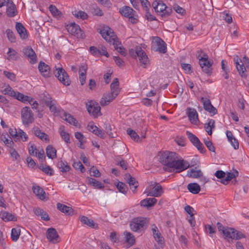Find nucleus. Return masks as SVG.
Segmentation results:
<instances>
[{"label": "nucleus", "mask_w": 249, "mask_h": 249, "mask_svg": "<svg viewBox=\"0 0 249 249\" xmlns=\"http://www.w3.org/2000/svg\"><path fill=\"white\" fill-rule=\"evenodd\" d=\"M159 160L164 166L165 170L170 172L179 173L190 166L189 162L178 158V154L174 152L166 151L162 152L160 156Z\"/></svg>", "instance_id": "f257e3e1"}, {"label": "nucleus", "mask_w": 249, "mask_h": 249, "mask_svg": "<svg viewBox=\"0 0 249 249\" xmlns=\"http://www.w3.org/2000/svg\"><path fill=\"white\" fill-rule=\"evenodd\" d=\"M100 34L102 37L108 43L112 44L115 50L122 55L125 56L126 52L121 43L112 30L108 27H104L101 30Z\"/></svg>", "instance_id": "f03ea898"}, {"label": "nucleus", "mask_w": 249, "mask_h": 249, "mask_svg": "<svg viewBox=\"0 0 249 249\" xmlns=\"http://www.w3.org/2000/svg\"><path fill=\"white\" fill-rule=\"evenodd\" d=\"M155 12L162 17H167L172 13V9L167 7L161 0H156L152 3Z\"/></svg>", "instance_id": "7ed1b4c3"}, {"label": "nucleus", "mask_w": 249, "mask_h": 249, "mask_svg": "<svg viewBox=\"0 0 249 249\" xmlns=\"http://www.w3.org/2000/svg\"><path fill=\"white\" fill-rule=\"evenodd\" d=\"M234 59L239 74L242 77H246L247 76V69L249 68V59L246 57H244L241 60L238 56H236Z\"/></svg>", "instance_id": "20e7f679"}, {"label": "nucleus", "mask_w": 249, "mask_h": 249, "mask_svg": "<svg viewBox=\"0 0 249 249\" xmlns=\"http://www.w3.org/2000/svg\"><path fill=\"white\" fill-rule=\"evenodd\" d=\"M163 193L162 186L159 184L154 182V184L148 186L144 191V194L147 196L159 197Z\"/></svg>", "instance_id": "39448f33"}, {"label": "nucleus", "mask_w": 249, "mask_h": 249, "mask_svg": "<svg viewBox=\"0 0 249 249\" xmlns=\"http://www.w3.org/2000/svg\"><path fill=\"white\" fill-rule=\"evenodd\" d=\"M119 12L124 17L128 18L129 21L133 24L136 23L138 21L136 12L129 6L122 7L120 8Z\"/></svg>", "instance_id": "423d86ee"}, {"label": "nucleus", "mask_w": 249, "mask_h": 249, "mask_svg": "<svg viewBox=\"0 0 249 249\" xmlns=\"http://www.w3.org/2000/svg\"><path fill=\"white\" fill-rule=\"evenodd\" d=\"M222 234L224 238L227 240H238L245 237V236L241 232L229 227H227Z\"/></svg>", "instance_id": "0eeeda50"}, {"label": "nucleus", "mask_w": 249, "mask_h": 249, "mask_svg": "<svg viewBox=\"0 0 249 249\" xmlns=\"http://www.w3.org/2000/svg\"><path fill=\"white\" fill-rule=\"evenodd\" d=\"M198 59L202 71L207 74L211 73L212 70V64L208 60L207 54L203 53V56L198 55Z\"/></svg>", "instance_id": "6e6552de"}, {"label": "nucleus", "mask_w": 249, "mask_h": 249, "mask_svg": "<svg viewBox=\"0 0 249 249\" xmlns=\"http://www.w3.org/2000/svg\"><path fill=\"white\" fill-rule=\"evenodd\" d=\"M87 109L90 114L94 118H97L101 115V107L98 103L93 101L87 104Z\"/></svg>", "instance_id": "1a4fd4ad"}, {"label": "nucleus", "mask_w": 249, "mask_h": 249, "mask_svg": "<svg viewBox=\"0 0 249 249\" xmlns=\"http://www.w3.org/2000/svg\"><path fill=\"white\" fill-rule=\"evenodd\" d=\"M186 135L192 144L200 153H205L206 152V149L204 145L196 135L188 131H186Z\"/></svg>", "instance_id": "9d476101"}, {"label": "nucleus", "mask_w": 249, "mask_h": 249, "mask_svg": "<svg viewBox=\"0 0 249 249\" xmlns=\"http://www.w3.org/2000/svg\"><path fill=\"white\" fill-rule=\"evenodd\" d=\"M54 73L59 81L64 85L68 86L70 84L69 76L62 68H56Z\"/></svg>", "instance_id": "9b49d317"}, {"label": "nucleus", "mask_w": 249, "mask_h": 249, "mask_svg": "<svg viewBox=\"0 0 249 249\" xmlns=\"http://www.w3.org/2000/svg\"><path fill=\"white\" fill-rule=\"evenodd\" d=\"M1 92L4 95L13 97L19 101L20 99H22L23 98H24V94L19 92L14 91L9 85H6L2 87L1 89Z\"/></svg>", "instance_id": "f8f14e48"}, {"label": "nucleus", "mask_w": 249, "mask_h": 249, "mask_svg": "<svg viewBox=\"0 0 249 249\" xmlns=\"http://www.w3.org/2000/svg\"><path fill=\"white\" fill-rule=\"evenodd\" d=\"M137 55L143 68H145L149 64V60L145 52L139 46H136Z\"/></svg>", "instance_id": "ddd939ff"}, {"label": "nucleus", "mask_w": 249, "mask_h": 249, "mask_svg": "<svg viewBox=\"0 0 249 249\" xmlns=\"http://www.w3.org/2000/svg\"><path fill=\"white\" fill-rule=\"evenodd\" d=\"M146 223L145 220L142 217L134 218L130 223V227L132 231H138L142 229Z\"/></svg>", "instance_id": "4468645a"}, {"label": "nucleus", "mask_w": 249, "mask_h": 249, "mask_svg": "<svg viewBox=\"0 0 249 249\" xmlns=\"http://www.w3.org/2000/svg\"><path fill=\"white\" fill-rule=\"evenodd\" d=\"M21 118L24 124H28L33 122V114L29 107H26L22 108Z\"/></svg>", "instance_id": "2eb2a0df"}, {"label": "nucleus", "mask_w": 249, "mask_h": 249, "mask_svg": "<svg viewBox=\"0 0 249 249\" xmlns=\"http://www.w3.org/2000/svg\"><path fill=\"white\" fill-rule=\"evenodd\" d=\"M200 101L203 104L204 109L208 111L211 116H213L217 113V109L212 105L210 99L205 97H201Z\"/></svg>", "instance_id": "dca6fc26"}, {"label": "nucleus", "mask_w": 249, "mask_h": 249, "mask_svg": "<svg viewBox=\"0 0 249 249\" xmlns=\"http://www.w3.org/2000/svg\"><path fill=\"white\" fill-rule=\"evenodd\" d=\"M23 53L24 55L27 57L29 62L32 64H35L37 61V56L32 48L27 47L23 49Z\"/></svg>", "instance_id": "f3484780"}, {"label": "nucleus", "mask_w": 249, "mask_h": 249, "mask_svg": "<svg viewBox=\"0 0 249 249\" xmlns=\"http://www.w3.org/2000/svg\"><path fill=\"white\" fill-rule=\"evenodd\" d=\"M46 237L50 242L53 244L58 243L59 241V235L56 230L53 228H50L47 230Z\"/></svg>", "instance_id": "a211bd4d"}, {"label": "nucleus", "mask_w": 249, "mask_h": 249, "mask_svg": "<svg viewBox=\"0 0 249 249\" xmlns=\"http://www.w3.org/2000/svg\"><path fill=\"white\" fill-rule=\"evenodd\" d=\"M45 104L49 107L50 110L54 114L60 112V108L56 105V102L51 97L46 98L45 101Z\"/></svg>", "instance_id": "6ab92c4d"}, {"label": "nucleus", "mask_w": 249, "mask_h": 249, "mask_svg": "<svg viewBox=\"0 0 249 249\" xmlns=\"http://www.w3.org/2000/svg\"><path fill=\"white\" fill-rule=\"evenodd\" d=\"M186 113L190 122L193 124H196L198 122L196 110L194 108L189 107L186 110Z\"/></svg>", "instance_id": "aec40b11"}, {"label": "nucleus", "mask_w": 249, "mask_h": 249, "mask_svg": "<svg viewBox=\"0 0 249 249\" xmlns=\"http://www.w3.org/2000/svg\"><path fill=\"white\" fill-rule=\"evenodd\" d=\"M32 189L34 193L39 199L43 201H46L48 199L46 193L43 189L39 186H33Z\"/></svg>", "instance_id": "412c9836"}, {"label": "nucleus", "mask_w": 249, "mask_h": 249, "mask_svg": "<svg viewBox=\"0 0 249 249\" xmlns=\"http://www.w3.org/2000/svg\"><path fill=\"white\" fill-rule=\"evenodd\" d=\"M154 43L156 46V51L165 53L166 52V45L163 40L159 37H156Z\"/></svg>", "instance_id": "4be33fe9"}, {"label": "nucleus", "mask_w": 249, "mask_h": 249, "mask_svg": "<svg viewBox=\"0 0 249 249\" xmlns=\"http://www.w3.org/2000/svg\"><path fill=\"white\" fill-rule=\"evenodd\" d=\"M88 129L101 138H104L105 137V133L99 129L96 126L94 125L92 123L89 124L88 125Z\"/></svg>", "instance_id": "5701e85b"}, {"label": "nucleus", "mask_w": 249, "mask_h": 249, "mask_svg": "<svg viewBox=\"0 0 249 249\" xmlns=\"http://www.w3.org/2000/svg\"><path fill=\"white\" fill-rule=\"evenodd\" d=\"M115 96L109 92L104 94L100 100V104L102 106L108 105L110 102L115 99Z\"/></svg>", "instance_id": "b1692460"}, {"label": "nucleus", "mask_w": 249, "mask_h": 249, "mask_svg": "<svg viewBox=\"0 0 249 249\" xmlns=\"http://www.w3.org/2000/svg\"><path fill=\"white\" fill-rule=\"evenodd\" d=\"M87 69L88 67L86 64L82 65L79 69V79L81 85H84L86 83Z\"/></svg>", "instance_id": "393cba45"}, {"label": "nucleus", "mask_w": 249, "mask_h": 249, "mask_svg": "<svg viewBox=\"0 0 249 249\" xmlns=\"http://www.w3.org/2000/svg\"><path fill=\"white\" fill-rule=\"evenodd\" d=\"M34 213L40 217L41 220L47 221L50 220V217L46 212L39 208H35L33 210Z\"/></svg>", "instance_id": "a878e982"}, {"label": "nucleus", "mask_w": 249, "mask_h": 249, "mask_svg": "<svg viewBox=\"0 0 249 249\" xmlns=\"http://www.w3.org/2000/svg\"><path fill=\"white\" fill-rule=\"evenodd\" d=\"M16 29L21 39H24L27 38L28 35L26 29L21 23L17 22Z\"/></svg>", "instance_id": "bb28decb"}, {"label": "nucleus", "mask_w": 249, "mask_h": 249, "mask_svg": "<svg viewBox=\"0 0 249 249\" xmlns=\"http://www.w3.org/2000/svg\"><path fill=\"white\" fill-rule=\"evenodd\" d=\"M80 220L83 224L87 225L89 227L95 229L98 228V224L95 223L93 220L89 218L88 217L82 216L80 219Z\"/></svg>", "instance_id": "cd10ccee"}, {"label": "nucleus", "mask_w": 249, "mask_h": 249, "mask_svg": "<svg viewBox=\"0 0 249 249\" xmlns=\"http://www.w3.org/2000/svg\"><path fill=\"white\" fill-rule=\"evenodd\" d=\"M125 179L128 183L132 191L134 192L138 186V183L135 178L131 177L129 174H127L125 175Z\"/></svg>", "instance_id": "c85d7f7f"}, {"label": "nucleus", "mask_w": 249, "mask_h": 249, "mask_svg": "<svg viewBox=\"0 0 249 249\" xmlns=\"http://www.w3.org/2000/svg\"><path fill=\"white\" fill-rule=\"evenodd\" d=\"M111 92H110L116 97L119 94L120 89L119 88V83L118 79H115L110 85Z\"/></svg>", "instance_id": "c756f323"}, {"label": "nucleus", "mask_w": 249, "mask_h": 249, "mask_svg": "<svg viewBox=\"0 0 249 249\" xmlns=\"http://www.w3.org/2000/svg\"><path fill=\"white\" fill-rule=\"evenodd\" d=\"M61 117L64 120L68 122L71 124H73L74 126H76L77 121L70 114H68L65 111H62L60 113Z\"/></svg>", "instance_id": "7c9ffc66"}, {"label": "nucleus", "mask_w": 249, "mask_h": 249, "mask_svg": "<svg viewBox=\"0 0 249 249\" xmlns=\"http://www.w3.org/2000/svg\"><path fill=\"white\" fill-rule=\"evenodd\" d=\"M89 146V142L87 138L81 133L79 132V148L82 149H87Z\"/></svg>", "instance_id": "2f4dec72"}, {"label": "nucleus", "mask_w": 249, "mask_h": 249, "mask_svg": "<svg viewBox=\"0 0 249 249\" xmlns=\"http://www.w3.org/2000/svg\"><path fill=\"white\" fill-rule=\"evenodd\" d=\"M152 231L156 241L159 243L161 244L163 242V237L161 235L158 227L155 225L152 226Z\"/></svg>", "instance_id": "473e14b6"}, {"label": "nucleus", "mask_w": 249, "mask_h": 249, "mask_svg": "<svg viewBox=\"0 0 249 249\" xmlns=\"http://www.w3.org/2000/svg\"><path fill=\"white\" fill-rule=\"evenodd\" d=\"M66 29L68 32L71 35L77 37L78 27L77 25L74 22H71L66 25Z\"/></svg>", "instance_id": "72a5a7b5"}, {"label": "nucleus", "mask_w": 249, "mask_h": 249, "mask_svg": "<svg viewBox=\"0 0 249 249\" xmlns=\"http://www.w3.org/2000/svg\"><path fill=\"white\" fill-rule=\"evenodd\" d=\"M57 209L61 212L68 215L73 214V210L71 207H68L61 203L57 204Z\"/></svg>", "instance_id": "f704fd0d"}, {"label": "nucleus", "mask_w": 249, "mask_h": 249, "mask_svg": "<svg viewBox=\"0 0 249 249\" xmlns=\"http://www.w3.org/2000/svg\"><path fill=\"white\" fill-rule=\"evenodd\" d=\"M238 175V172L236 170L232 173H228L225 178L221 180V182L224 184H227L228 182L233 178H235Z\"/></svg>", "instance_id": "c9c22d12"}, {"label": "nucleus", "mask_w": 249, "mask_h": 249, "mask_svg": "<svg viewBox=\"0 0 249 249\" xmlns=\"http://www.w3.org/2000/svg\"><path fill=\"white\" fill-rule=\"evenodd\" d=\"M50 69L49 66L46 64L45 63L40 62L38 65V70L40 73L44 76H48L49 75V71H48Z\"/></svg>", "instance_id": "e433bc0d"}, {"label": "nucleus", "mask_w": 249, "mask_h": 249, "mask_svg": "<svg viewBox=\"0 0 249 249\" xmlns=\"http://www.w3.org/2000/svg\"><path fill=\"white\" fill-rule=\"evenodd\" d=\"M157 201L154 197L147 198L141 201V205L143 207H150L153 206Z\"/></svg>", "instance_id": "4c0bfd02"}, {"label": "nucleus", "mask_w": 249, "mask_h": 249, "mask_svg": "<svg viewBox=\"0 0 249 249\" xmlns=\"http://www.w3.org/2000/svg\"><path fill=\"white\" fill-rule=\"evenodd\" d=\"M0 216L1 219L5 222L15 221L16 220V217L13 214L6 211L1 212Z\"/></svg>", "instance_id": "58836bf2"}, {"label": "nucleus", "mask_w": 249, "mask_h": 249, "mask_svg": "<svg viewBox=\"0 0 249 249\" xmlns=\"http://www.w3.org/2000/svg\"><path fill=\"white\" fill-rule=\"evenodd\" d=\"M125 242L129 246H132L135 243V236L130 232L125 231L124 233Z\"/></svg>", "instance_id": "ea45409f"}, {"label": "nucleus", "mask_w": 249, "mask_h": 249, "mask_svg": "<svg viewBox=\"0 0 249 249\" xmlns=\"http://www.w3.org/2000/svg\"><path fill=\"white\" fill-rule=\"evenodd\" d=\"M1 140L7 146L11 148L14 144L11 137L7 133H3L1 136Z\"/></svg>", "instance_id": "a19ab883"}, {"label": "nucleus", "mask_w": 249, "mask_h": 249, "mask_svg": "<svg viewBox=\"0 0 249 249\" xmlns=\"http://www.w3.org/2000/svg\"><path fill=\"white\" fill-rule=\"evenodd\" d=\"M24 97L22 99H20V101L23 103H29L32 106L33 108L37 109L38 104L36 101H34L33 99L29 96H25L24 95Z\"/></svg>", "instance_id": "79ce46f5"}, {"label": "nucleus", "mask_w": 249, "mask_h": 249, "mask_svg": "<svg viewBox=\"0 0 249 249\" xmlns=\"http://www.w3.org/2000/svg\"><path fill=\"white\" fill-rule=\"evenodd\" d=\"M188 190L192 194H197L200 191L199 185L196 183H190L187 185Z\"/></svg>", "instance_id": "37998d69"}, {"label": "nucleus", "mask_w": 249, "mask_h": 249, "mask_svg": "<svg viewBox=\"0 0 249 249\" xmlns=\"http://www.w3.org/2000/svg\"><path fill=\"white\" fill-rule=\"evenodd\" d=\"M57 166L62 173H66L70 169V167L68 165L67 162L62 160L58 161Z\"/></svg>", "instance_id": "c03bdc74"}, {"label": "nucleus", "mask_w": 249, "mask_h": 249, "mask_svg": "<svg viewBox=\"0 0 249 249\" xmlns=\"http://www.w3.org/2000/svg\"><path fill=\"white\" fill-rule=\"evenodd\" d=\"M47 157L51 159H54L56 157V150L52 145H48L46 149Z\"/></svg>", "instance_id": "a18cd8bd"}, {"label": "nucleus", "mask_w": 249, "mask_h": 249, "mask_svg": "<svg viewBox=\"0 0 249 249\" xmlns=\"http://www.w3.org/2000/svg\"><path fill=\"white\" fill-rule=\"evenodd\" d=\"M88 181L89 184L96 188L102 189L104 188V185L103 184L93 178H88Z\"/></svg>", "instance_id": "49530a36"}, {"label": "nucleus", "mask_w": 249, "mask_h": 249, "mask_svg": "<svg viewBox=\"0 0 249 249\" xmlns=\"http://www.w3.org/2000/svg\"><path fill=\"white\" fill-rule=\"evenodd\" d=\"M215 127V121L213 119H210L208 122L205 124V129L208 135L212 134V130Z\"/></svg>", "instance_id": "de8ad7c7"}, {"label": "nucleus", "mask_w": 249, "mask_h": 249, "mask_svg": "<svg viewBox=\"0 0 249 249\" xmlns=\"http://www.w3.org/2000/svg\"><path fill=\"white\" fill-rule=\"evenodd\" d=\"M203 173L200 170L191 169L187 171V176L189 178H198L202 176Z\"/></svg>", "instance_id": "09e8293b"}, {"label": "nucleus", "mask_w": 249, "mask_h": 249, "mask_svg": "<svg viewBox=\"0 0 249 249\" xmlns=\"http://www.w3.org/2000/svg\"><path fill=\"white\" fill-rule=\"evenodd\" d=\"M6 13L7 16L10 17H15L17 14V11L15 4L11 3L7 6Z\"/></svg>", "instance_id": "8fccbe9b"}, {"label": "nucleus", "mask_w": 249, "mask_h": 249, "mask_svg": "<svg viewBox=\"0 0 249 249\" xmlns=\"http://www.w3.org/2000/svg\"><path fill=\"white\" fill-rule=\"evenodd\" d=\"M49 10L53 17L57 18L61 17L62 13L55 5H50Z\"/></svg>", "instance_id": "3c124183"}, {"label": "nucleus", "mask_w": 249, "mask_h": 249, "mask_svg": "<svg viewBox=\"0 0 249 249\" xmlns=\"http://www.w3.org/2000/svg\"><path fill=\"white\" fill-rule=\"evenodd\" d=\"M7 54L8 59L10 60H16L18 58V55L17 51L12 48H9Z\"/></svg>", "instance_id": "603ef678"}, {"label": "nucleus", "mask_w": 249, "mask_h": 249, "mask_svg": "<svg viewBox=\"0 0 249 249\" xmlns=\"http://www.w3.org/2000/svg\"><path fill=\"white\" fill-rule=\"evenodd\" d=\"M60 133L62 138L64 140L66 143H68L70 142V135L68 133L66 132L64 130V126H61L59 128Z\"/></svg>", "instance_id": "864d4df0"}, {"label": "nucleus", "mask_w": 249, "mask_h": 249, "mask_svg": "<svg viewBox=\"0 0 249 249\" xmlns=\"http://www.w3.org/2000/svg\"><path fill=\"white\" fill-rule=\"evenodd\" d=\"M20 234V229L18 228H13L12 229L11 238L13 241L16 242L18 239Z\"/></svg>", "instance_id": "5fc2aeb1"}, {"label": "nucleus", "mask_w": 249, "mask_h": 249, "mask_svg": "<svg viewBox=\"0 0 249 249\" xmlns=\"http://www.w3.org/2000/svg\"><path fill=\"white\" fill-rule=\"evenodd\" d=\"M34 132L35 135L41 140L43 141H47L48 140V135L42 132L39 128L35 129Z\"/></svg>", "instance_id": "6e6d98bb"}, {"label": "nucleus", "mask_w": 249, "mask_h": 249, "mask_svg": "<svg viewBox=\"0 0 249 249\" xmlns=\"http://www.w3.org/2000/svg\"><path fill=\"white\" fill-rule=\"evenodd\" d=\"M127 133L130 136L132 140L136 142L139 141L140 137L135 131L130 128H128L127 130Z\"/></svg>", "instance_id": "4d7b16f0"}, {"label": "nucleus", "mask_w": 249, "mask_h": 249, "mask_svg": "<svg viewBox=\"0 0 249 249\" xmlns=\"http://www.w3.org/2000/svg\"><path fill=\"white\" fill-rule=\"evenodd\" d=\"M119 191L123 194H126L127 191V186L122 182H119L116 185Z\"/></svg>", "instance_id": "13d9d810"}, {"label": "nucleus", "mask_w": 249, "mask_h": 249, "mask_svg": "<svg viewBox=\"0 0 249 249\" xmlns=\"http://www.w3.org/2000/svg\"><path fill=\"white\" fill-rule=\"evenodd\" d=\"M37 150H38L36 149V146L34 144L30 143L29 144L28 151L30 155L33 156H37Z\"/></svg>", "instance_id": "bf43d9fd"}, {"label": "nucleus", "mask_w": 249, "mask_h": 249, "mask_svg": "<svg viewBox=\"0 0 249 249\" xmlns=\"http://www.w3.org/2000/svg\"><path fill=\"white\" fill-rule=\"evenodd\" d=\"M204 142L210 151L215 152V147L212 142L209 140V138H207V139H204Z\"/></svg>", "instance_id": "052dcab7"}, {"label": "nucleus", "mask_w": 249, "mask_h": 249, "mask_svg": "<svg viewBox=\"0 0 249 249\" xmlns=\"http://www.w3.org/2000/svg\"><path fill=\"white\" fill-rule=\"evenodd\" d=\"M6 33L8 40L12 43L15 42L16 38L14 33L10 29H7Z\"/></svg>", "instance_id": "680f3d73"}, {"label": "nucleus", "mask_w": 249, "mask_h": 249, "mask_svg": "<svg viewBox=\"0 0 249 249\" xmlns=\"http://www.w3.org/2000/svg\"><path fill=\"white\" fill-rule=\"evenodd\" d=\"M39 169L48 175L51 176L53 174V170L49 166H40Z\"/></svg>", "instance_id": "e2e57ef3"}, {"label": "nucleus", "mask_w": 249, "mask_h": 249, "mask_svg": "<svg viewBox=\"0 0 249 249\" xmlns=\"http://www.w3.org/2000/svg\"><path fill=\"white\" fill-rule=\"evenodd\" d=\"M20 138L23 142L27 141V135L22 130L20 129H18V138Z\"/></svg>", "instance_id": "0e129e2a"}, {"label": "nucleus", "mask_w": 249, "mask_h": 249, "mask_svg": "<svg viewBox=\"0 0 249 249\" xmlns=\"http://www.w3.org/2000/svg\"><path fill=\"white\" fill-rule=\"evenodd\" d=\"M90 175L95 177H99L101 176V174L99 171L97 169L96 167L93 166L90 169Z\"/></svg>", "instance_id": "69168bd1"}, {"label": "nucleus", "mask_w": 249, "mask_h": 249, "mask_svg": "<svg viewBox=\"0 0 249 249\" xmlns=\"http://www.w3.org/2000/svg\"><path fill=\"white\" fill-rule=\"evenodd\" d=\"M184 210L190 216H194L196 213L194 209L189 205L186 206L184 207Z\"/></svg>", "instance_id": "338daca9"}, {"label": "nucleus", "mask_w": 249, "mask_h": 249, "mask_svg": "<svg viewBox=\"0 0 249 249\" xmlns=\"http://www.w3.org/2000/svg\"><path fill=\"white\" fill-rule=\"evenodd\" d=\"M3 74L11 81H15L16 80V75L13 72L5 71H3Z\"/></svg>", "instance_id": "774afa93"}]
</instances>
